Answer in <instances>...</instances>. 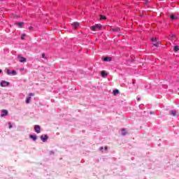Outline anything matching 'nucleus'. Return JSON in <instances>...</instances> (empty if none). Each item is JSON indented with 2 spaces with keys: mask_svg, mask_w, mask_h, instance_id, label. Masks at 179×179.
<instances>
[{
  "mask_svg": "<svg viewBox=\"0 0 179 179\" xmlns=\"http://www.w3.org/2000/svg\"><path fill=\"white\" fill-rule=\"evenodd\" d=\"M42 58H45V53L42 54Z\"/></svg>",
  "mask_w": 179,
  "mask_h": 179,
  "instance_id": "nucleus-27",
  "label": "nucleus"
},
{
  "mask_svg": "<svg viewBox=\"0 0 179 179\" xmlns=\"http://www.w3.org/2000/svg\"><path fill=\"white\" fill-rule=\"evenodd\" d=\"M30 100H31V97L29 96L28 98L26 99V103L27 104H29V103H30Z\"/></svg>",
  "mask_w": 179,
  "mask_h": 179,
  "instance_id": "nucleus-19",
  "label": "nucleus"
},
{
  "mask_svg": "<svg viewBox=\"0 0 179 179\" xmlns=\"http://www.w3.org/2000/svg\"><path fill=\"white\" fill-rule=\"evenodd\" d=\"M26 37H27V35L26 34H23L21 36V40H25Z\"/></svg>",
  "mask_w": 179,
  "mask_h": 179,
  "instance_id": "nucleus-18",
  "label": "nucleus"
},
{
  "mask_svg": "<svg viewBox=\"0 0 179 179\" xmlns=\"http://www.w3.org/2000/svg\"><path fill=\"white\" fill-rule=\"evenodd\" d=\"M29 138L31 139H33V141H37V136H36L30 135Z\"/></svg>",
  "mask_w": 179,
  "mask_h": 179,
  "instance_id": "nucleus-16",
  "label": "nucleus"
},
{
  "mask_svg": "<svg viewBox=\"0 0 179 179\" xmlns=\"http://www.w3.org/2000/svg\"><path fill=\"white\" fill-rule=\"evenodd\" d=\"M34 129H35V132H36V134H40V132L41 131V127H40L39 125H35Z\"/></svg>",
  "mask_w": 179,
  "mask_h": 179,
  "instance_id": "nucleus-5",
  "label": "nucleus"
},
{
  "mask_svg": "<svg viewBox=\"0 0 179 179\" xmlns=\"http://www.w3.org/2000/svg\"><path fill=\"white\" fill-rule=\"evenodd\" d=\"M106 19H107V17H106V15H100V20H106Z\"/></svg>",
  "mask_w": 179,
  "mask_h": 179,
  "instance_id": "nucleus-17",
  "label": "nucleus"
},
{
  "mask_svg": "<svg viewBox=\"0 0 179 179\" xmlns=\"http://www.w3.org/2000/svg\"><path fill=\"white\" fill-rule=\"evenodd\" d=\"M17 59H18L19 62H22V63H24L27 61L26 57H22L20 55L17 56Z\"/></svg>",
  "mask_w": 179,
  "mask_h": 179,
  "instance_id": "nucleus-3",
  "label": "nucleus"
},
{
  "mask_svg": "<svg viewBox=\"0 0 179 179\" xmlns=\"http://www.w3.org/2000/svg\"><path fill=\"white\" fill-rule=\"evenodd\" d=\"M0 74H1V70H0Z\"/></svg>",
  "mask_w": 179,
  "mask_h": 179,
  "instance_id": "nucleus-31",
  "label": "nucleus"
},
{
  "mask_svg": "<svg viewBox=\"0 0 179 179\" xmlns=\"http://www.w3.org/2000/svg\"><path fill=\"white\" fill-rule=\"evenodd\" d=\"M7 73L8 75H10V73H12V71H10V70H7Z\"/></svg>",
  "mask_w": 179,
  "mask_h": 179,
  "instance_id": "nucleus-25",
  "label": "nucleus"
},
{
  "mask_svg": "<svg viewBox=\"0 0 179 179\" xmlns=\"http://www.w3.org/2000/svg\"><path fill=\"white\" fill-rule=\"evenodd\" d=\"M5 115H8V110H2L1 117H5Z\"/></svg>",
  "mask_w": 179,
  "mask_h": 179,
  "instance_id": "nucleus-9",
  "label": "nucleus"
},
{
  "mask_svg": "<svg viewBox=\"0 0 179 179\" xmlns=\"http://www.w3.org/2000/svg\"><path fill=\"white\" fill-rule=\"evenodd\" d=\"M41 141L43 142H47V140L48 139V136H47V135L43 136V135H42V136H41Z\"/></svg>",
  "mask_w": 179,
  "mask_h": 179,
  "instance_id": "nucleus-7",
  "label": "nucleus"
},
{
  "mask_svg": "<svg viewBox=\"0 0 179 179\" xmlns=\"http://www.w3.org/2000/svg\"><path fill=\"white\" fill-rule=\"evenodd\" d=\"M103 147H100L99 148V150H103Z\"/></svg>",
  "mask_w": 179,
  "mask_h": 179,
  "instance_id": "nucleus-28",
  "label": "nucleus"
},
{
  "mask_svg": "<svg viewBox=\"0 0 179 179\" xmlns=\"http://www.w3.org/2000/svg\"><path fill=\"white\" fill-rule=\"evenodd\" d=\"M9 85H10V83L8 81L3 80L1 83V87H6L7 86H9Z\"/></svg>",
  "mask_w": 179,
  "mask_h": 179,
  "instance_id": "nucleus-4",
  "label": "nucleus"
},
{
  "mask_svg": "<svg viewBox=\"0 0 179 179\" xmlns=\"http://www.w3.org/2000/svg\"><path fill=\"white\" fill-rule=\"evenodd\" d=\"M111 30H112V31H117V32H118V31H120V28L119 27H113V28H111Z\"/></svg>",
  "mask_w": 179,
  "mask_h": 179,
  "instance_id": "nucleus-13",
  "label": "nucleus"
},
{
  "mask_svg": "<svg viewBox=\"0 0 179 179\" xmlns=\"http://www.w3.org/2000/svg\"><path fill=\"white\" fill-rule=\"evenodd\" d=\"M118 93H120V90H115L113 91V96H117V94H118Z\"/></svg>",
  "mask_w": 179,
  "mask_h": 179,
  "instance_id": "nucleus-14",
  "label": "nucleus"
},
{
  "mask_svg": "<svg viewBox=\"0 0 179 179\" xmlns=\"http://www.w3.org/2000/svg\"><path fill=\"white\" fill-rule=\"evenodd\" d=\"M173 51L175 52H178V51H179V46L178 45L173 46Z\"/></svg>",
  "mask_w": 179,
  "mask_h": 179,
  "instance_id": "nucleus-11",
  "label": "nucleus"
},
{
  "mask_svg": "<svg viewBox=\"0 0 179 179\" xmlns=\"http://www.w3.org/2000/svg\"><path fill=\"white\" fill-rule=\"evenodd\" d=\"M11 73H13V75H17V73H16L15 71H11Z\"/></svg>",
  "mask_w": 179,
  "mask_h": 179,
  "instance_id": "nucleus-24",
  "label": "nucleus"
},
{
  "mask_svg": "<svg viewBox=\"0 0 179 179\" xmlns=\"http://www.w3.org/2000/svg\"><path fill=\"white\" fill-rule=\"evenodd\" d=\"M101 29V24H96L91 27V30L92 31H97V30H100Z\"/></svg>",
  "mask_w": 179,
  "mask_h": 179,
  "instance_id": "nucleus-2",
  "label": "nucleus"
},
{
  "mask_svg": "<svg viewBox=\"0 0 179 179\" xmlns=\"http://www.w3.org/2000/svg\"><path fill=\"white\" fill-rule=\"evenodd\" d=\"M151 41H152L153 45H162V42L157 40L156 38H152Z\"/></svg>",
  "mask_w": 179,
  "mask_h": 179,
  "instance_id": "nucleus-1",
  "label": "nucleus"
},
{
  "mask_svg": "<svg viewBox=\"0 0 179 179\" xmlns=\"http://www.w3.org/2000/svg\"><path fill=\"white\" fill-rule=\"evenodd\" d=\"M17 24L20 27H22V26H24V22H18Z\"/></svg>",
  "mask_w": 179,
  "mask_h": 179,
  "instance_id": "nucleus-21",
  "label": "nucleus"
},
{
  "mask_svg": "<svg viewBox=\"0 0 179 179\" xmlns=\"http://www.w3.org/2000/svg\"><path fill=\"white\" fill-rule=\"evenodd\" d=\"M126 61H127V62H134V59H133V58L131 57H130L129 59H126Z\"/></svg>",
  "mask_w": 179,
  "mask_h": 179,
  "instance_id": "nucleus-20",
  "label": "nucleus"
},
{
  "mask_svg": "<svg viewBox=\"0 0 179 179\" xmlns=\"http://www.w3.org/2000/svg\"><path fill=\"white\" fill-rule=\"evenodd\" d=\"M128 134L129 133L127 131H126L125 129H122V135L123 136H125V135H128Z\"/></svg>",
  "mask_w": 179,
  "mask_h": 179,
  "instance_id": "nucleus-10",
  "label": "nucleus"
},
{
  "mask_svg": "<svg viewBox=\"0 0 179 179\" xmlns=\"http://www.w3.org/2000/svg\"><path fill=\"white\" fill-rule=\"evenodd\" d=\"M33 29V27H29V30H32Z\"/></svg>",
  "mask_w": 179,
  "mask_h": 179,
  "instance_id": "nucleus-30",
  "label": "nucleus"
},
{
  "mask_svg": "<svg viewBox=\"0 0 179 179\" xmlns=\"http://www.w3.org/2000/svg\"><path fill=\"white\" fill-rule=\"evenodd\" d=\"M108 59H110V61H111V58H110V57H106L103 58V61H105V62L108 61Z\"/></svg>",
  "mask_w": 179,
  "mask_h": 179,
  "instance_id": "nucleus-22",
  "label": "nucleus"
},
{
  "mask_svg": "<svg viewBox=\"0 0 179 179\" xmlns=\"http://www.w3.org/2000/svg\"><path fill=\"white\" fill-rule=\"evenodd\" d=\"M71 26L74 27V29H78V27L80 26V24L78 22H74L71 24Z\"/></svg>",
  "mask_w": 179,
  "mask_h": 179,
  "instance_id": "nucleus-6",
  "label": "nucleus"
},
{
  "mask_svg": "<svg viewBox=\"0 0 179 179\" xmlns=\"http://www.w3.org/2000/svg\"><path fill=\"white\" fill-rule=\"evenodd\" d=\"M171 20H177V19H178V16L177 15L171 14Z\"/></svg>",
  "mask_w": 179,
  "mask_h": 179,
  "instance_id": "nucleus-8",
  "label": "nucleus"
},
{
  "mask_svg": "<svg viewBox=\"0 0 179 179\" xmlns=\"http://www.w3.org/2000/svg\"><path fill=\"white\" fill-rule=\"evenodd\" d=\"M29 97H31V96H34V93H29Z\"/></svg>",
  "mask_w": 179,
  "mask_h": 179,
  "instance_id": "nucleus-26",
  "label": "nucleus"
},
{
  "mask_svg": "<svg viewBox=\"0 0 179 179\" xmlns=\"http://www.w3.org/2000/svg\"><path fill=\"white\" fill-rule=\"evenodd\" d=\"M105 150H108V147H105Z\"/></svg>",
  "mask_w": 179,
  "mask_h": 179,
  "instance_id": "nucleus-29",
  "label": "nucleus"
},
{
  "mask_svg": "<svg viewBox=\"0 0 179 179\" xmlns=\"http://www.w3.org/2000/svg\"><path fill=\"white\" fill-rule=\"evenodd\" d=\"M169 114H171V115H173V117H176V115L177 114V111H176V110H171V111H169Z\"/></svg>",
  "mask_w": 179,
  "mask_h": 179,
  "instance_id": "nucleus-12",
  "label": "nucleus"
},
{
  "mask_svg": "<svg viewBox=\"0 0 179 179\" xmlns=\"http://www.w3.org/2000/svg\"><path fill=\"white\" fill-rule=\"evenodd\" d=\"M8 125H9L8 127L9 129H12V128H13V126L12 125V123H10V122H8Z\"/></svg>",
  "mask_w": 179,
  "mask_h": 179,
  "instance_id": "nucleus-23",
  "label": "nucleus"
},
{
  "mask_svg": "<svg viewBox=\"0 0 179 179\" xmlns=\"http://www.w3.org/2000/svg\"><path fill=\"white\" fill-rule=\"evenodd\" d=\"M101 76H102L103 78H106V77L107 76V73H106V71H102L101 72Z\"/></svg>",
  "mask_w": 179,
  "mask_h": 179,
  "instance_id": "nucleus-15",
  "label": "nucleus"
}]
</instances>
